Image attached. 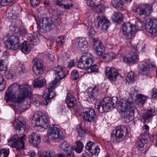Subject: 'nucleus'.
Returning a JSON list of instances; mask_svg holds the SVG:
<instances>
[{
  "mask_svg": "<svg viewBox=\"0 0 157 157\" xmlns=\"http://www.w3.org/2000/svg\"><path fill=\"white\" fill-rule=\"evenodd\" d=\"M31 95L30 85L25 83L19 85L15 83L10 86L6 90L5 99L7 102L14 101L16 103H21L26 98H29Z\"/></svg>",
  "mask_w": 157,
  "mask_h": 157,
  "instance_id": "f257e3e1",
  "label": "nucleus"
},
{
  "mask_svg": "<svg viewBox=\"0 0 157 157\" xmlns=\"http://www.w3.org/2000/svg\"><path fill=\"white\" fill-rule=\"evenodd\" d=\"M67 73L68 71L66 69L63 70L56 75V81H53L49 84L48 89L45 90L43 95V97L44 98L43 101V105H47L50 100L56 96L53 90L56 86L57 82L66 77Z\"/></svg>",
  "mask_w": 157,
  "mask_h": 157,
  "instance_id": "f03ea898",
  "label": "nucleus"
},
{
  "mask_svg": "<svg viewBox=\"0 0 157 157\" xmlns=\"http://www.w3.org/2000/svg\"><path fill=\"white\" fill-rule=\"evenodd\" d=\"M118 106L119 110L121 112H125V118L129 121L133 119L136 107L132 101L129 99H121L118 103Z\"/></svg>",
  "mask_w": 157,
  "mask_h": 157,
  "instance_id": "7ed1b4c3",
  "label": "nucleus"
},
{
  "mask_svg": "<svg viewBox=\"0 0 157 157\" xmlns=\"http://www.w3.org/2000/svg\"><path fill=\"white\" fill-rule=\"evenodd\" d=\"M117 101L116 97H106L102 101L96 102L95 107L100 113L107 112L109 111L110 108H115L116 106Z\"/></svg>",
  "mask_w": 157,
  "mask_h": 157,
  "instance_id": "20e7f679",
  "label": "nucleus"
},
{
  "mask_svg": "<svg viewBox=\"0 0 157 157\" xmlns=\"http://www.w3.org/2000/svg\"><path fill=\"white\" fill-rule=\"evenodd\" d=\"M127 131V128L125 126H117L111 133V141L114 143H118L123 141L125 139Z\"/></svg>",
  "mask_w": 157,
  "mask_h": 157,
  "instance_id": "39448f33",
  "label": "nucleus"
},
{
  "mask_svg": "<svg viewBox=\"0 0 157 157\" xmlns=\"http://www.w3.org/2000/svg\"><path fill=\"white\" fill-rule=\"evenodd\" d=\"M134 11L136 15L144 18L151 15L153 11L152 7L149 4H143L137 6Z\"/></svg>",
  "mask_w": 157,
  "mask_h": 157,
  "instance_id": "423d86ee",
  "label": "nucleus"
},
{
  "mask_svg": "<svg viewBox=\"0 0 157 157\" xmlns=\"http://www.w3.org/2000/svg\"><path fill=\"white\" fill-rule=\"evenodd\" d=\"M41 112H37L34 114L33 120L36 122V126L38 127L40 131L47 128L48 126V120L45 116H42Z\"/></svg>",
  "mask_w": 157,
  "mask_h": 157,
  "instance_id": "0eeeda50",
  "label": "nucleus"
},
{
  "mask_svg": "<svg viewBox=\"0 0 157 157\" xmlns=\"http://www.w3.org/2000/svg\"><path fill=\"white\" fill-rule=\"evenodd\" d=\"M48 136L53 140L58 139L63 140L65 138V136L60 128L57 126L51 125L47 131Z\"/></svg>",
  "mask_w": 157,
  "mask_h": 157,
  "instance_id": "6e6552de",
  "label": "nucleus"
},
{
  "mask_svg": "<svg viewBox=\"0 0 157 157\" xmlns=\"http://www.w3.org/2000/svg\"><path fill=\"white\" fill-rule=\"evenodd\" d=\"M94 63L93 56L88 53L83 54L77 62V66L80 68H86L88 65H91Z\"/></svg>",
  "mask_w": 157,
  "mask_h": 157,
  "instance_id": "1a4fd4ad",
  "label": "nucleus"
},
{
  "mask_svg": "<svg viewBox=\"0 0 157 157\" xmlns=\"http://www.w3.org/2000/svg\"><path fill=\"white\" fill-rule=\"evenodd\" d=\"M122 33L127 39H131L134 38L136 32V27L129 22L124 23L122 26Z\"/></svg>",
  "mask_w": 157,
  "mask_h": 157,
  "instance_id": "9d476101",
  "label": "nucleus"
},
{
  "mask_svg": "<svg viewBox=\"0 0 157 157\" xmlns=\"http://www.w3.org/2000/svg\"><path fill=\"white\" fill-rule=\"evenodd\" d=\"M55 27L54 24L51 21L50 19L45 17L43 18L42 21L39 23L38 28L41 32L45 33L52 30Z\"/></svg>",
  "mask_w": 157,
  "mask_h": 157,
  "instance_id": "9b49d317",
  "label": "nucleus"
},
{
  "mask_svg": "<svg viewBox=\"0 0 157 157\" xmlns=\"http://www.w3.org/2000/svg\"><path fill=\"white\" fill-rule=\"evenodd\" d=\"M20 41L19 38L18 36L12 35L5 42V44L8 48L16 50L20 48Z\"/></svg>",
  "mask_w": 157,
  "mask_h": 157,
  "instance_id": "f8f14e48",
  "label": "nucleus"
},
{
  "mask_svg": "<svg viewBox=\"0 0 157 157\" xmlns=\"http://www.w3.org/2000/svg\"><path fill=\"white\" fill-rule=\"evenodd\" d=\"M25 135L20 137L19 144L18 145V137L17 135H14L11 137L10 139L8 141V144L12 147H17L18 149L23 148H24V141L25 140Z\"/></svg>",
  "mask_w": 157,
  "mask_h": 157,
  "instance_id": "ddd939ff",
  "label": "nucleus"
},
{
  "mask_svg": "<svg viewBox=\"0 0 157 157\" xmlns=\"http://www.w3.org/2000/svg\"><path fill=\"white\" fill-rule=\"evenodd\" d=\"M145 28L147 31L151 36H155L157 31V20L149 18L147 19Z\"/></svg>",
  "mask_w": 157,
  "mask_h": 157,
  "instance_id": "4468645a",
  "label": "nucleus"
},
{
  "mask_svg": "<svg viewBox=\"0 0 157 157\" xmlns=\"http://www.w3.org/2000/svg\"><path fill=\"white\" fill-rule=\"evenodd\" d=\"M83 119L85 121L89 122L94 121L97 117L95 110L91 108H86L83 111Z\"/></svg>",
  "mask_w": 157,
  "mask_h": 157,
  "instance_id": "2eb2a0df",
  "label": "nucleus"
},
{
  "mask_svg": "<svg viewBox=\"0 0 157 157\" xmlns=\"http://www.w3.org/2000/svg\"><path fill=\"white\" fill-rule=\"evenodd\" d=\"M13 125L16 129L17 132L20 135L23 133L25 131L26 127L25 122L23 117H18L15 121Z\"/></svg>",
  "mask_w": 157,
  "mask_h": 157,
  "instance_id": "dca6fc26",
  "label": "nucleus"
},
{
  "mask_svg": "<svg viewBox=\"0 0 157 157\" xmlns=\"http://www.w3.org/2000/svg\"><path fill=\"white\" fill-rule=\"evenodd\" d=\"M138 50L135 48H132L131 51L128 54V56L123 57V60L125 63H134L137 62L138 60L137 55Z\"/></svg>",
  "mask_w": 157,
  "mask_h": 157,
  "instance_id": "f3484780",
  "label": "nucleus"
},
{
  "mask_svg": "<svg viewBox=\"0 0 157 157\" xmlns=\"http://www.w3.org/2000/svg\"><path fill=\"white\" fill-rule=\"evenodd\" d=\"M33 73L36 75H39L43 73L42 61L39 59L35 58L33 61Z\"/></svg>",
  "mask_w": 157,
  "mask_h": 157,
  "instance_id": "a211bd4d",
  "label": "nucleus"
},
{
  "mask_svg": "<svg viewBox=\"0 0 157 157\" xmlns=\"http://www.w3.org/2000/svg\"><path fill=\"white\" fill-rule=\"evenodd\" d=\"M105 76L110 81L114 82L116 80L117 77L119 75L117 69L107 67L105 68Z\"/></svg>",
  "mask_w": 157,
  "mask_h": 157,
  "instance_id": "6ab92c4d",
  "label": "nucleus"
},
{
  "mask_svg": "<svg viewBox=\"0 0 157 157\" xmlns=\"http://www.w3.org/2000/svg\"><path fill=\"white\" fill-rule=\"evenodd\" d=\"M150 64L146 62H142L139 65V73L146 76L150 75Z\"/></svg>",
  "mask_w": 157,
  "mask_h": 157,
  "instance_id": "aec40b11",
  "label": "nucleus"
},
{
  "mask_svg": "<svg viewBox=\"0 0 157 157\" xmlns=\"http://www.w3.org/2000/svg\"><path fill=\"white\" fill-rule=\"evenodd\" d=\"M98 27L101 29L105 30L107 29L110 25V23L109 20L100 16L97 17Z\"/></svg>",
  "mask_w": 157,
  "mask_h": 157,
  "instance_id": "412c9836",
  "label": "nucleus"
},
{
  "mask_svg": "<svg viewBox=\"0 0 157 157\" xmlns=\"http://www.w3.org/2000/svg\"><path fill=\"white\" fill-rule=\"evenodd\" d=\"M40 141V136L35 132L33 133L29 136V142L34 147H38Z\"/></svg>",
  "mask_w": 157,
  "mask_h": 157,
  "instance_id": "4be33fe9",
  "label": "nucleus"
},
{
  "mask_svg": "<svg viewBox=\"0 0 157 157\" xmlns=\"http://www.w3.org/2000/svg\"><path fill=\"white\" fill-rule=\"evenodd\" d=\"M156 114L155 110L150 109H148L146 113L143 114L142 116V119L146 123H148L151 121L152 117Z\"/></svg>",
  "mask_w": 157,
  "mask_h": 157,
  "instance_id": "5701e85b",
  "label": "nucleus"
},
{
  "mask_svg": "<svg viewBox=\"0 0 157 157\" xmlns=\"http://www.w3.org/2000/svg\"><path fill=\"white\" fill-rule=\"evenodd\" d=\"M77 100L72 94H67L65 100L67 106L70 108L73 107L77 104Z\"/></svg>",
  "mask_w": 157,
  "mask_h": 157,
  "instance_id": "b1692460",
  "label": "nucleus"
},
{
  "mask_svg": "<svg viewBox=\"0 0 157 157\" xmlns=\"http://www.w3.org/2000/svg\"><path fill=\"white\" fill-rule=\"evenodd\" d=\"M93 45L95 47L94 50L98 56L101 55L104 52L105 48L104 45L100 40L97 41V42L94 43Z\"/></svg>",
  "mask_w": 157,
  "mask_h": 157,
  "instance_id": "393cba45",
  "label": "nucleus"
},
{
  "mask_svg": "<svg viewBox=\"0 0 157 157\" xmlns=\"http://www.w3.org/2000/svg\"><path fill=\"white\" fill-rule=\"evenodd\" d=\"M30 44L33 45H36L39 42L38 35L37 33L33 32V34H29L27 37Z\"/></svg>",
  "mask_w": 157,
  "mask_h": 157,
  "instance_id": "a878e982",
  "label": "nucleus"
},
{
  "mask_svg": "<svg viewBox=\"0 0 157 157\" xmlns=\"http://www.w3.org/2000/svg\"><path fill=\"white\" fill-rule=\"evenodd\" d=\"M45 82L46 80L44 78L42 77H40L35 79L33 84L34 87L41 88L44 86Z\"/></svg>",
  "mask_w": 157,
  "mask_h": 157,
  "instance_id": "bb28decb",
  "label": "nucleus"
},
{
  "mask_svg": "<svg viewBox=\"0 0 157 157\" xmlns=\"http://www.w3.org/2000/svg\"><path fill=\"white\" fill-rule=\"evenodd\" d=\"M112 21L113 22H117L119 24L122 21L123 17L122 14L118 12H115L111 17Z\"/></svg>",
  "mask_w": 157,
  "mask_h": 157,
  "instance_id": "cd10ccee",
  "label": "nucleus"
},
{
  "mask_svg": "<svg viewBox=\"0 0 157 157\" xmlns=\"http://www.w3.org/2000/svg\"><path fill=\"white\" fill-rule=\"evenodd\" d=\"M31 49V47L29 44V41H24L21 46V51L25 54L29 53Z\"/></svg>",
  "mask_w": 157,
  "mask_h": 157,
  "instance_id": "c85d7f7f",
  "label": "nucleus"
},
{
  "mask_svg": "<svg viewBox=\"0 0 157 157\" xmlns=\"http://www.w3.org/2000/svg\"><path fill=\"white\" fill-rule=\"evenodd\" d=\"M99 93L98 87L95 86L93 88L92 90L89 94L88 95L90 98L94 99L98 95Z\"/></svg>",
  "mask_w": 157,
  "mask_h": 157,
  "instance_id": "c756f323",
  "label": "nucleus"
},
{
  "mask_svg": "<svg viewBox=\"0 0 157 157\" xmlns=\"http://www.w3.org/2000/svg\"><path fill=\"white\" fill-rule=\"evenodd\" d=\"M132 0H114L113 3L115 7L120 9H122L123 7V5L121 2V1L125 2H130Z\"/></svg>",
  "mask_w": 157,
  "mask_h": 157,
  "instance_id": "7c9ffc66",
  "label": "nucleus"
},
{
  "mask_svg": "<svg viewBox=\"0 0 157 157\" xmlns=\"http://www.w3.org/2000/svg\"><path fill=\"white\" fill-rule=\"evenodd\" d=\"M136 96V102L139 105L140 104L143 105L146 101V98L144 96L140 94H138Z\"/></svg>",
  "mask_w": 157,
  "mask_h": 157,
  "instance_id": "2f4dec72",
  "label": "nucleus"
},
{
  "mask_svg": "<svg viewBox=\"0 0 157 157\" xmlns=\"http://www.w3.org/2000/svg\"><path fill=\"white\" fill-rule=\"evenodd\" d=\"M126 80L128 83H133L135 80L134 73L132 71L129 72L127 75Z\"/></svg>",
  "mask_w": 157,
  "mask_h": 157,
  "instance_id": "473e14b6",
  "label": "nucleus"
},
{
  "mask_svg": "<svg viewBox=\"0 0 157 157\" xmlns=\"http://www.w3.org/2000/svg\"><path fill=\"white\" fill-rule=\"evenodd\" d=\"M77 147H74L76 151L78 153H80L82 151L84 145L80 141H77L76 142Z\"/></svg>",
  "mask_w": 157,
  "mask_h": 157,
  "instance_id": "72a5a7b5",
  "label": "nucleus"
},
{
  "mask_svg": "<svg viewBox=\"0 0 157 157\" xmlns=\"http://www.w3.org/2000/svg\"><path fill=\"white\" fill-rule=\"evenodd\" d=\"M88 65L86 68V70L88 72H97L98 71V66L95 64L92 66Z\"/></svg>",
  "mask_w": 157,
  "mask_h": 157,
  "instance_id": "f704fd0d",
  "label": "nucleus"
},
{
  "mask_svg": "<svg viewBox=\"0 0 157 157\" xmlns=\"http://www.w3.org/2000/svg\"><path fill=\"white\" fill-rule=\"evenodd\" d=\"M113 53H105L103 55V58L105 59L106 61H109L112 60L113 58Z\"/></svg>",
  "mask_w": 157,
  "mask_h": 157,
  "instance_id": "c9c22d12",
  "label": "nucleus"
},
{
  "mask_svg": "<svg viewBox=\"0 0 157 157\" xmlns=\"http://www.w3.org/2000/svg\"><path fill=\"white\" fill-rule=\"evenodd\" d=\"M53 14V15L50 18H48V19H50L51 21L53 22L54 24L55 22L58 19V17L57 15V10L53 9L52 10Z\"/></svg>",
  "mask_w": 157,
  "mask_h": 157,
  "instance_id": "e433bc0d",
  "label": "nucleus"
},
{
  "mask_svg": "<svg viewBox=\"0 0 157 157\" xmlns=\"http://www.w3.org/2000/svg\"><path fill=\"white\" fill-rule=\"evenodd\" d=\"M55 155L54 152L50 151L48 152H43L40 155V157H54Z\"/></svg>",
  "mask_w": 157,
  "mask_h": 157,
  "instance_id": "4c0bfd02",
  "label": "nucleus"
},
{
  "mask_svg": "<svg viewBox=\"0 0 157 157\" xmlns=\"http://www.w3.org/2000/svg\"><path fill=\"white\" fill-rule=\"evenodd\" d=\"M78 46L80 48H82L86 45V42L84 38H79L78 40Z\"/></svg>",
  "mask_w": 157,
  "mask_h": 157,
  "instance_id": "58836bf2",
  "label": "nucleus"
},
{
  "mask_svg": "<svg viewBox=\"0 0 157 157\" xmlns=\"http://www.w3.org/2000/svg\"><path fill=\"white\" fill-rule=\"evenodd\" d=\"M6 83L3 77L0 75V91L4 90L6 87Z\"/></svg>",
  "mask_w": 157,
  "mask_h": 157,
  "instance_id": "ea45409f",
  "label": "nucleus"
},
{
  "mask_svg": "<svg viewBox=\"0 0 157 157\" xmlns=\"http://www.w3.org/2000/svg\"><path fill=\"white\" fill-rule=\"evenodd\" d=\"M9 153L8 149H2L0 150V157H7Z\"/></svg>",
  "mask_w": 157,
  "mask_h": 157,
  "instance_id": "a19ab883",
  "label": "nucleus"
},
{
  "mask_svg": "<svg viewBox=\"0 0 157 157\" xmlns=\"http://www.w3.org/2000/svg\"><path fill=\"white\" fill-rule=\"evenodd\" d=\"M79 74L77 70H73L71 74V77L72 80H76L79 77Z\"/></svg>",
  "mask_w": 157,
  "mask_h": 157,
  "instance_id": "79ce46f5",
  "label": "nucleus"
},
{
  "mask_svg": "<svg viewBox=\"0 0 157 157\" xmlns=\"http://www.w3.org/2000/svg\"><path fill=\"white\" fill-rule=\"evenodd\" d=\"M61 147L65 151H67V149H69V148H71L69 144L66 141H64L62 143Z\"/></svg>",
  "mask_w": 157,
  "mask_h": 157,
  "instance_id": "37998d69",
  "label": "nucleus"
},
{
  "mask_svg": "<svg viewBox=\"0 0 157 157\" xmlns=\"http://www.w3.org/2000/svg\"><path fill=\"white\" fill-rule=\"evenodd\" d=\"M74 4L71 2V1L68 0V2L67 3H64L62 6L65 9H69L72 8Z\"/></svg>",
  "mask_w": 157,
  "mask_h": 157,
  "instance_id": "c03bdc74",
  "label": "nucleus"
},
{
  "mask_svg": "<svg viewBox=\"0 0 157 157\" xmlns=\"http://www.w3.org/2000/svg\"><path fill=\"white\" fill-rule=\"evenodd\" d=\"M53 69L55 72V75H57L61 71H63V70L65 69L62 67L58 65L54 67Z\"/></svg>",
  "mask_w": 157,
  "mask_h": 157,
  "instance_id": "a18cd8bd",
  "label": "nucleus"
},
{
  "mask_svg": "<svg viewBox=\"0 0 157 157\" xmlns=\"http://www.w3.org/2000/svg\"><path fill=\"white\" fill-rule=\"evenodd\" d=\"M100 151V149L98 146L95 147L94 148L92 149L90 152L92 155H98Z\"/></svg>",
  "mask_w": 157,
  "mask_h": 157,
  "instance_id": "49530a36",
  "label": "nucleus"
},
{
  "mask_svg": "<svg viewBox=\"0 0 157 157\" xmlns=\"http://www.w3.org/2000/svg\"><path fill=\"white\" fill-rule=\"evenodd\" d=\"M17 0H1V4L2 6H5L10 3H15Z\"/></svg>",
  "mask_w": 157,
  "mask_h": 157,
  "instance_id": "de8ad7c7",
  "label": "nucleus"
},
{
  "mask_svg": "<svg viewBox=\"0 0 157 157\" xmlns=\"http://www.w3.org/2000/svg\"><path fill=\"white\" fill-rule=\"evenodd\" d=\"M77 131L78 132V135L80 137H83L86 133V131L80 128H77Z\"/></svg>",
  "mask_w": 157,
  "mask_h": 157,
  "instance_id": "09e8293b",
  "label": "nucleus"
},
{
  "mask_svg": "<svg viewBox=\"0 0 157 157\" xmlns=\"http://www.w3.org/2000/svg\"><path fill=\"white\" fill-rule=\"evenodd\" d=\"M94 143L90 141L88 142L85 146L86 149L90 152V150L92 149V147L94 148Z\"/></svg>",
  "mask_w": 157,
  "mask_h": 157,
  "instance_id": "8fccbe9b",
  "label": "nucleus"
},
{
  "mask_svg": "<svg viewBox=\"0 0 157 157\" xmlns=\"http://www.w3.org/2000/svg\"><path fill=\"white\" fill-rule=\"evenodd\" d=\"M146 143V142L144 140H142L139 139L136 143L137 146L138 148H142L144 147L145 144Z\"/></svg>",
  "mask_w": 157,
  "mask_h": 157,
  "instance_id": "3c124183",
  "label": "nucleus"
},
{
  "mask_svg": "<svg viewBox=\"0 0 157 157\" xmlns=\"http://www.w3.org/2000/svg\"><path fill=\"white\" fill-rule=\"evenodd\" d=\"M65 152L67 157H74L75 156L74 152L72 151L71 148H69V149H67Z\"/></svg>",
  "mask_w": 157,
  "mask_h": 157,
  "instance_id": "603ef678",
  "label": "nucleus"
},
{
  "mask_svg": "<svg viewBox=\"0 0 157 157\" xmlns=\"http://www.w3.org/2000/svg\"><path fill=\"white\" fill-rule=\"evenodd\" d=\"M57 44L59 45H61L64 42V39L63 36H61L58 37L56 40Z\"/></svg>",
  "mask_w": 157,
  "mask_h": 157,
  "instance_id": "864d4df0",
  "label": "nucleus"
},
{
  "mask_svg": "<svg viewBox=\"0 0 157 157\" xmlns=\"http://www.w3.org/2000/svg\"><path fill=\"white\" fill-rule=\"evenodd\" d=\"M88 36L90 39L92 41L93 44L97 42V41L99 40L95 37V35L92 33H89Z\"/></svg>",
  "mask_w": 157,
  "mask_h": 157,
  "instance_id": "5fc2aeb1",
  "label": "nucleus"
},
{
  "mask_svg": "<svg viewBox=\"0 0 157 157\" xmlns=\"http://www.w3.org/2000/svg\"><path fill=\"white\" fill-rule=\"evenodd\" d=\"M17 32L20 34L22 35H24L27 33V30L24 28H21L20 29H18Z\"/></svg>",
  "mask_w": 157,
  "mask_h": 157,
  "instance_id": "6e6d98bb",
  "label": "nucleus"
},
{
  "mask_svg": "<svg viewBox=\"0 0 157 157\" xmlns=\"http://www.w3.org/2000/svg\"><path fill=\"white\" fill-rule=\"evenodd\" d=\"M10 28L12 31H14L16 33H17V31L18 30V28L17 25L15 24H11L10 26Z\"/></svg>",
  "mask_w": 157,
  "mask_h": 157,
  "instance_id": "4d7b16f0",
  "label": "nucleus"
},
{
  "mask_svg": "<svg viewBox=\"0 0 157 157\" xmlns=\"http://www.w3.org/2000/svg\"><path fill=\"white\" fill-rule=\"evenodd\" d=\"M18 69L19 71V74L20 75L25 73V69L23 65H21V67H19Z\"/></svg>",
  "mask_w": 157,
  "mask_h": 157,
  "instance_id": "13d9d810",
  "label": "nucleus"
},
{
  "mask_svg": "<svg viewBox=\"0 0 157 157\" xmlns=\"http://www.w3.org/2000/svg\"><path fill=\"white\" fill-rule=\"evenodd\" d=\"M98 10L101 13L105 9V6L103 4H100L98 5L97 6Z\"/></svg>",
  "mask_w": 157,
  "mask_h": 157,
  "instance_id": "bf43d9fd",
  "label": "nucleus"
},
{
  "mask_svg": "<svg viewBox=\"0 0 157 157\" xmlns=\"http://www.w3.org/2000/svg\"><path fill=\"white\" fill-rule=\"evenodd\" d=\"M30 2L32 6L35 7L38 5L40 2L37 0H30Z\"/></svg>",
  "mask_w": 157,
  "mask_h": 157,
  "instance_id": "052dcab7",
  "label": "nucleus"
},
{
  "mask_svg": "<svg viewBox=\"0 0 157 157\" xmlns=\"http://www.w3.org/2000/svg\"><path fill=\"white\" fill-rule=\"evenodd\" d=\"M67 0H56V4L60 6H62L64 3L67 1Z\"/></svg>",
  "mask_w": 157,
  "mask_h": 157,
  "instance_id": "680f3d73",
  "label": "nucleus"
},
{
  "mask_svg": "<svg viewBox=\"0 0 157 157\" xmlns=\"http://www.w3.org/2000/svg\"><path fill=\"white\" fill-rule=\"evenodd\" d=\"M146 136H147V135L146 133H143L140 134V136L139 137V139L142 140H144L145 142H147V138Z\"/></svg>",
  "mask_w": 157,
  "mask_h": 157,
  "instance_id": "e2e57ef3",
  "label": "nucleus"
},
{
  "mask_svg": "<svg viewBox=\"0 0 157 157\" xmlns=\"http://www.w3.org/2000/svg\"><path fill=\"white\" fill-rule=\"evenodd\" d=\"M87 5L91 7H93L94 6V2L92 0H86Z\"/></svg>",
  "mask_w": 157,
  "mask_h": 157,
  "instance_id": "0e129e2a",
  "label": "nucleus"
},
{
  "mask_svg": "<svg viewBox=\"0 0 157 157\" xmlns=\"http://www.w3.org/2000/svg\"><path fill=\"white\" fill-rule=\"evenodd\" d=\"M5 75L6 77L8 79H11L13 78L12 74L9 71H6Z\"/></svg>",
  "mask_w": 157,
  "mask_h": 157,
  "instance_id": "69168bd1",
  "label": "nucleus"
},
{
  "mask_svg": "<svg viewBox=\"0 0 157 157\" xmlns=\"http://www.w3.org/2000/svg\"><path fill=\"white\" fill-rule=\"evenodd\" d=\"M130 94L133 95V96L137 95V93L138 92L137 90H136L134 88H132L130 89Z\"/></svg>",
  "mask_w": 157,
  "mask_h": 157,
  "instance_id": "338daca9",
  "label": "nucleus"
},
{
  "mask_svg": "<svg viewBox=\"0 0 157 157\" xmlns=\"http://www.w3.org/2000/svg\"><path fill=\"white\" fill-rule=\"evenodd\" d=\"M33 104L37 107H40L41 106L42 104L38 100H36L33 101Z\"/></svg>",
  "mask_w": 157,
  "mask_h": 157,
  "instance_id": "774afa93",
  "label": "nucleus"
}]
</instances>
